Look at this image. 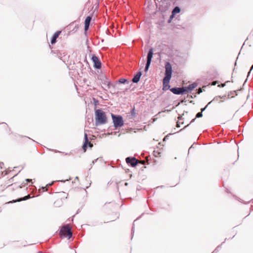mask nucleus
<instances>
[{
	"label": "nucleus",
	"instance_id": "nucleus-14",
	"mask_svg": "<svg viewBox=\"0 0 253 253\" xmlns=\"http://www.w3.org/2000/svg\"><path fill=\"white\" fill-rule=\"evenodd\" d=\"M182 117V116H181L178 117V120L176 122V127H179L181 126V125H183L184 124Z\"/></svg>",
	"mask_w": 253,
	"mask_h": 253
},
{
	"label": "nucleus",
	"instance_id": "nucleus-7",
	"mask_svg": "<svg viewBox=\"0 0 253 253\" xmlns=\"http://www.w3.org/2000/svg\"><path fill=\"white\" fill-rule=\"evenodd\" d=\"M126 161L127 164H130L133 167L136 166L138 164V163L140 162L139 160H137L136 158L134 157H127V158H126Z\"/></svg>",
	"mask_w": 253,
	"mask_h": 253
},
{
	"label": "nucleus",
	"instance_id": "nucleus-6",
	"mask_svg": "<svg viewBox=\"0 0 253 253\" xmlns=\"http://www.w3.org/2000/svg\"><path fill=\"white\" fill-rule=\"evenodd\" d=\"M153 52L152 49H150L147 55V60L146 65L145 68V71H147L148 70L149 66L150 65L151 59L153 57Z\"/></svg>",
	"mask_w": 253,
	"mask_h": 253
},
{
	"label": "nucleus",
	"instance_id": "nucleus-17",
	"mask_svg": "<svg viewBox=\"0 0 253 253\" xmlns=\"http://www.w3.org/2000/svg\"><path fill=\"white\" fill-rule=\"evenodd\" d=\"M211 102V101L208 104V105L205 108L201 109V112H199V113H198L197 114L196 118H200V117H202L203 116L202 112H203L205 110V109L208 106V105H209Z\"/></svg>",
	"mask_w": 253,
	"mask_h": 253
},
{
	"label": "nucleus",
	"instance_id": "nucleus-32",
	"mask_svg": "<svg viewBox=\"0 0 253 253\" xmlns=\"http://www.w3.org/2000/svg\"><path fill=\"white\" fill-rule=\"evenodd\" d=\"M253 69V65L252 66L251 70H252Z\"/></svg>",
	"mask_w": 253,
	"mask_h": 253
},
{
	"label": "nucleus",
	"instance_id": "nucleus-8",
	"mask_svg": "<svg viewBox=\"0 0 253 253\" xmlns=\"http://www.w3.org/2000/svg\"><path fill=\"white\" fill-rule=\"evenodd\" d=\"M91 59L94 63V66L96 69H100L101 66V64L98 58L95 55H93Z\"/></svg>",
	"mask_w": 253,
	"mask_h": 253
},
{
	"label": "nucleus",
	"instance_id": "nucleus-23",
	"mask_svg": "<svg viewBox=\"0 0 253 253\" xmlns=\"http://www.w3.org/2000/svg\"><path fill=\"white\" fill-rule=\"evenodd\" d=\"M180 9L179 7H178L177 6L175 7V14L179 13L180 12Z\"/></svg>",
	"mask_w": 253,
	"mask_h": 253
},
{
	"label": "nucleus",
	"instance_id": "nucleus-25",
	"mask_svg": "<svg viewBox=\"0 0 253 253\" xmlns=\"http://www.w3.org/2000/svg\"><path fill=\"white\" fill-rule=\"evenodd\" d=\"M202 92V88H199V89H198V93L199 94H200V93Z\"/></svg>",
	"mask_w": 253,
	"mask_h": 253
},
{
	"label": "nucleus",
	"instance_id": "nucleus-27",
	"mask_svg": "<svg viewBox=\"0 0 253 253\" xmlns=\"http://www.w3.org/2000/svg\"><path fill=\"white\" fill-rule=\"evenodd\" d=\"M216 83H217V82H216V81L213 82L212 83L211 85H215V84H216Z\"/></svg>",
	"mask_w": 253,
	"mask_h": 253
},
{
	"label": "nucleus",
	"instance_id": "nucleus-18",
	"mask_svg": "<svg viewBox=\"0 0 253 253\" xmlns=\"http://www.w3.org/2000/svg\"><path fill=\"white\" fill-rule=\"evenodd\" d=\"M31 198L30 197V195H28L27 196H26L25 197H24L23 198H20L16 201H13V202H20V201H23V200H26L27 199H29Z\"/></svg>",
	"mask_w": 253,
	"mask_h": 253
},
{
	"label": "nucleus",
	"instance_id": "nucleus-12",
	"mask_svg": "<svg viewBox=\"0 0 253 253\" xmlns=\"http://www.w3.org/2000/svg\"><path fill=\"white\" fill-rule=\"evenodd\" d=\"M197 84L196 83H193L192 84H191L189 85L188 86L185 87L186 89L187 90V93L189 92V91L192 90L194 89L196 86Z\"/></svg>",
	"mask_w": 253,
	"mask_h": 253
},
{
	"label": "nucleus",
	"instance_id": "nucleus-29",
	"mask_svg": "<svg viewBox=\"0 0 253 253\" xmlns=\"http://www.w3.org/2000/svg\"><path fill=\"white\" fill-rule=\"evenodd\" d=\"M166 139H168V136H167L166 137H165L164 139V141H165Z\"/></svg>",
	"mask_w": 253,
	"mask_h": 253
},
{
	"label": "nucleus",
	"instance_id": "nucleus-11",
	"mask_svg": "<svg viewBox=\"0 0 253 253\" xmlns=\"http://www.w3.org/2000/svg\"><path fill=\"white\" fill-rule=\"evenodd\" d=\"M61 33V31H57L54 33V34L52 36V39L51 41V44H54L56 42V39L59 37V36L60 35Z\"/></svg>",
	"mask_w": 253,
	"mask_h": 253
},
{
	"label": "nucleus",
	"instance_id": "nucleus-24",
	"mask_svg": "<svg viewBox=\"0 0 253 253\" xmlns=\"http://www.w3.org/2000/svg\"><path fill=\"white\" fill-rule=\"evenodd\" d=\"M88 144L89 145V147L90 148H91L93 146V144L92 143H91L90 142H88Z\"/></svg>",
	"mask_w": 253,
	"mask_h": 253
},
{
	"label": "nucleus",
	"instance_id": "nucleus-9",
	"mask_svg": "<svg viewBox=\"0 0 253 253\" xmlns=\"http://www.w3.org/2000/svg\"><path fill=\"white\" fill-rule=\"evenodd\" d=\"M187 93L185 87H175V94H184Z\"/></svg>",
	"mask_w": 253,
	"mask_h": 253
},
{
	"label": "nucleus",
	"instance_id": "nucleus-33",
	"mask_svg": "<svg viewBox=\"0 0 253 253\" xmlns=\"http://www.w3.org/2000/svg\"><path fill=\"white\" fill-rule=\"evenodd\" d=\"M188 125H189L188 124V125H186V126H185L184 127H186V126H188Z\"/></svg>",
	"mask_w": 253,
	"mask_h": 253
},
{
	"label": "nucleus",
	"instance_id": "nucleus-16",
	"mask_svg": "<svg viewBox=\"0 0 253 253\" xmlns=\"http://www.w3.org/2000/svg\"><path fill=\"white\" fill-rule=\"evenodd\" d=\"M26 139V138L25 137L19 136L16 138L15 140L17 143L20 144V143H22L23 142V141H24V139Z\"/></svg>",
	"mask_w": 253,
	"mask_h": 253
},
{
	"label": "nucleus",
	"instance_id": "nucleus-31",
	"mask_svg": "<svg viewBox=\"0 0 253 253\" xmlns=\"http://www.w3.org/2000/svg\"><path fill=\"white\" fill-rule=\"evenodd\" d=\"M195 119H193V120L191 121V122H194V121H195Z\"/></svg>",
	"mask_w": 253,
	"mask_h": 253
},
{
	"label": "nucleus",
	"instance_id": "nucleus-19",
	"mask_svg": "<svg viewBox=\"0 0 253 253\" xmlns=\"http://www.w3.org/2000/svg\"><path fill=\"white\" fill-rule=\"evenodd\" d=\"M118 82L121 84H125L126 83H128V81L125 79L121 78L119 80Z\"/></svg>",
	"mask_w": 253,
	"mask_h": 253
},
{
	"label": "nucleus",
	"instance_id": "nucleus-1",
	"mask_svg": "<svg viewBox=\"0 0 253 253\" xmlns=\"http://www.w3.org/2000/svg\"><path fill=\"white\" fill-rule=\"evenodd\" d=\"M165 77L163 82V89L164 90H168L170 86L169 85V81L171 77L172 67L169 62H166L165 64Z\"/></svg>",
	"mask_w": 253,
	"mask_h": 253
},
{
	"label": "nucleus",
	"instance_id": "nucleus-5",
	"mask_svg": "<svg viewBox=\"0 0 253 253\" xmlns=\"http://www.w3.org/2000/svg\"><path fill=\"white\" fill-rule=\"evenodd\" d=\"M169 16V17L168 20V22L170 23L174 17V9L171 11V14H170L169 11H166L164 12L163 17L164 19H166Z\"/></svg>",
	"mask_w": 253,
	"mask_h": 253
},
{
	"label": "nucleus",
	"instance_id": "nucleus-28",
	"mask_svg": "<svg viewBox=\"0 0 253 253\" xmlns=\"http://www.w3.org/2000/svg\"><path fill=\"white\" fill-rule=\"evenodd\" d=\"M170 91L174 93V87L171 88L170 89Z\"/></svg>",
	"mask_w": 253,
	"mask_h": 253
},
{
	"label": "nucleus",
	"instance_id": "nucleus-4",
	"mask_svg": "<svg viewBox=\"0 0 253 253\" xmlns=\"http://www.w3.org/2000/svg\"><path fill=\"white\" fill-rule=\"evenodd\" d=\"M114 125L115 127H121L124 125L123 118L121 116H115L112 114Z\"/></svg>",
	"mask_w": 253,
	"mask_h": 253
},
{
	"label": "nucleus",
	"instance_id": "nucleus-26",
	"mask_svg": "<svg viewBox=\"0 0 253 253\" xmlns=\"http://www.w3.org/2000/svg\"><path fill=\"white\" fill-rule=\"evenodd\" d=\"M139 162H139L138 164H145V161H139Z\"/></svg>",
	"mask_w": 253,
	"mask_h": 253
},
{
	"label": "nucleus",
	"instance_id": "nucleus-30",
	"mask_svg": "<svg viewBox=\"0 0 253 253\" xmlns=\"http://www.w3.org/2000/svg\"><path fill=\"white\" fill-rule=\"evenodd\" d=\"M26 180H27V181H28V182H30V181H31V179H27Z\"/></svg>",
	"mask_w": 253,
	"mask_h": 253
},
{
	"label": "nucleus",
	"instance_id": "nucleus-20",
	"mask_svg": "<svg viewBox=\"0 0 253 253\" xmlns=\"http://www.w3.org/2000/svg\"><path fill=\"white\" fill-rule=\"evenodd\" d=\"M104 85H106L107 88H109L110 87V82L109 81H105L103 83Z\"/></svg>",
	"mask_w": 253,
	"mask_h": 253
},
{
	"label": "nucleus",
	"instance_id": "nucleus-10",
	"mask_svg": "<svg viewBox=\"0 0 253 253\" xmlns=\"http://www.w3.org/2000/svg\"><path fill=\"white\" fill-rule=\"evenodd\" d=\"M91 20V16H87L84 21V30L86 31L89 28L90 22Z\"/></svg>",
	"mask_w": 253,
	"mask_h": 253
},
{
	"label": "nucleus",
	"instance_id": "nucleus-13",
	"mask_svg": "<svg viewBox=\"0 0 253 253\" xmlns=\"http://www.w3.org/2000/svg\"><path fill=\"white\" fill-rule=\"evenodd\" d=\"M141 75V73L140 72L137 73V74L134 76V77L132 79V82L135 83H137L140 80V77Z\"/></svg>",
	"mask_w": 253,
	"mask_h": 253
},
{
	"label": "nucleus",
	"instance_id": "nucleus-22",
	"mask_svg": "<svg viewBox=\"0 0 253 253\" xmlns=\"http://www.w3.org/2000/svg\"><path fill=\"white\" fill-rule=\"evenodd\" d=\"M14 178V176H13L12 178H11L10 179L8 180L9 182L7 183L8 186L12 185V182L13 181V178Z\"/></svg>",
	"mask_w": 253,
	"mask_h": 253
},
{
	"label": "nucleus",
	"instance_id": "nucleus-3",
	"mask_svg": "<svg viewBox=\"0 0 253 253\" xmlns=\"http://www.w3.org/2000/svg\"><path fill=\"white\" fill-rule=\"evenodd\" d=\"M60 235L62 237L70 239L72 236L70 225L67 224L63 226L60 230Z\"/></svg>",
	"mask_w": 253,
	"mask_h": 253
},
{
	"label": "nucleus",
	"instance_id": "nucleus-21",
	"mask_svg": "<svg viewBox=\"0 0 253 253\" xmlns=\"http://www.w3.org/2000/svg\"><path fill=\"white\" fill-rule=\"evenodd\" d=\"M47 190V189L46 186L45 187H42L41 189H39V191L40 192H43Z\"/></svg>",
	"mask_w": 253,
	"mask_h": 253
},
{
	"label": "nucleus",
	"instance_id": "nucleus-15",
	"mask_svg": "<svg viewBox=\"0 0 253 253\" xmlns=\"http://www.w3.org/2000/svg\"><path fill=\"white\" fill-rule=\"evenodd\" d=\"M84 138H85V142L84 143L83 148L84 149V152H85L86 150L87 145L88 144V138L87 135L86 133L84 134Z\"/></svg>",
	"mask_w": 253,
	"mask_h": 253
},
{
	"label": "nucleus",
	"instance_id": "nucleus-2",
	"mask_svg": "<svg viewBox=\"0 0 253 253\" xmlns=\"http://www.w3.org/2000/svg\"><path fill=\"white\" fill-rule=\"evenodd\" d=\"M95 120L97 123L100 124H103L107 122V117L105 112L100 109L95 111Z\"/></svg>",
	"mask_w": 253,
	"mask_h": 253
}]
</instances>
